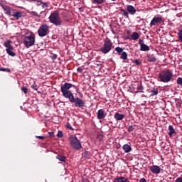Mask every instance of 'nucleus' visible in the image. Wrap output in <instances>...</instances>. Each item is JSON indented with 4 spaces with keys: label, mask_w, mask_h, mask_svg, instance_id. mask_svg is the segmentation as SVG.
<instances>
[{
    "label": "nucleus",
    "mask_w": 182,
    "mask_h": 182,
    "mask_svg": "<svg viewBox=\"0 0 182 182\" xmlns=\"http://www.w3.org/2000/svg\"><path fill=\"white\" fill-rule=\"evenodd\" d=\"M159 77L161 82L168 83L171 80V77H173V72L170 70L165 69L159 73Z\"/></svg>",
    "instance_id": "f257e3e1"
},
{
    "label": "nucleus",
    "mask_w": 182,
    "mask_h": 182,
    "mask_svg": "<svg viewBox=\"0 0 182 182\" xmlns=\"http://www.w3.org/2000/svg\"><path fill=\"white\" fill-rule=\"evenodd\" d=\"M48 19L50 23H53V25H55V26H60L63 23L62 19L59 16V11H53L50 14Z\"/></svg>",
    "instance_id": "f03ea898"
},
{
    "label": "nucleus",
    "mask_w": 182,
    "mask_h": 182,
    "mask_svg": "<svg viewBox=\"0 0 182 182\" xmlns=\"http://www.w3.org/2000/svg\"><path fill=\"white\" fill-rule=\"evenodd\" d=\"M113 49V43L109 38H106L104 41L102 46L100 49V52H102L105 55L109 53L110 50Z\"/></svg>",
    "instance_id": "7ed1b4c3"
},
{
    "label": "nucleus",
    "mask_w": 182,
    "mask_h": 182,
    "mask_svg": "<svg viewBox=\"0 0 182 182\" xmlns=\"http://www.w3.org/2000/svg\"><path fill=\"white\" fill-rule=\"evenodd\" d=\"M71 87H75V85L69 83V82H65L63 85H61V92L63 93V96L65 97L66 99H69L73 93H72V91L69 90Z\"/></svg>",
    "instance_id": "20e7f679"
},
{
    "label": "nucleus",
    "mask_w": 182,
    "mask_h": 182,
    "mask_svg": "<svg viewBox=\"0 0 182 182\" xmlns=\"http://www.w3.org/2000/svg\"><path fill=\"white\" fill-rule=\"evenodd\" d=\"M69 140L72 149H74V150H80V149H82V144L80 143V141L77 139V137L70 136Z\"/></svg>",
    "instance_id": "39448f33"
},
{
    "label": "nucleus",
    "mask_w": 182,
    "mask_h": 182,
    "mask_svg": "<svg viewBox=\"0 0 182 182\" xmlns=\"http://www.w3.org/2000/svg\"><path fill=\"white\" fill-rule=\"evenodd\" d=\"M70 103H74L75 107H79L80 109H83L85 107V101H83L82 99L79 97L75 98V96L71 95L68 98Z\"/></svg>",
    "instance_id": "423d86ee"
},
{
    "label": "nucleus",
    "mask_w": 182,
    "mask_h": 182,
    "mask_svg": "<svg viewBox=\"0 0 182 182\" xmlns=\"http://www.w3.org/2000/svg\"><path fill=\"white\" fill-rule=\"evenodd\" d=\"M23 44L26 48H31L35 45V36L30 35L23 38Z\"/></svg>",
    "instance_id": "0eeeda50"
},
{
    "label": "nucleus",
    "mask_w": 182,
    "mask_h": 182,
    "mask_svg": "<svg viewBox=\"0 0 182 182\" xmlns=\"http://www.w3.org/2000/svg\"><path fill=\"white\" fill-rule=\"evenodd\" d=\"M11 43L12 41L11 40H8L6 42L4 43V46H5V48H6V52L9 56H16V54L14 51H12L14 50V47L12 46V45H11Z\"/></svg>",
    "instance_id": "6e6552de"
},
{
    "label": "nucleus",
    "mask_w": 182,
    "mask_h": 182,
    "mask_svg": "<svg viewBox=\"0 0 182 182\" xmlns=\"http://www.w3.org/2000/svg\"><path fill=\"white\" fill-rule=\"evenodd\" d=\"M38 33L40 38L46 36V35L49 33V26H48L46 24L41 25L38 30Z\"/></svg>",
    "instance_id": "1a4fd4ad"
},
{
    "label": "nucleus",
    "mask_w": 182,
    "mask_h": 182,
    "mask_svg": "<svg viewBox=\"0 0 182 182\" xmlns=\"http://www.w3.org/2000/svg\"><path fill=\"white\" fill-rule=\"evenodd\" d=\"M163 22H164V21L163 20V17H161V16H154L151 21L150 26L151 28V26H156V25L163 23Z\"/></svg>",
    "instance_id": "9d476101"
},
{
    "label": "nucleus",
    "mask_w": 182,
    "mask_h": 182,
    "mask_svg": "<svg viewBox=\"0 0 182 182\" xmlns=\"http://www.w3.org/2000/svg\"><path fill=\"white\" fill-rule=\"evenodd\" d=\"M106 116H107V114H106V112H105V109H101L97 111V117L98 120H102V119H105V117H106Z\"/></svg>",
    "instance_id": "9b49d317"
},
{
    "label": "nucleus",
    "mask_w": 182,
    "mask_h": 182,
    "mask_svg": "<svg viewBox=\"0 0 182 182\" xmlns=\"http://www.w3.org/2000/svg\"><path fill=\"white\" fill-rule=\"evenodd\" d=\"M149 168L154 174H159L160 171H161V168L156 165H153Z\"/></svg>",
    "instance_id": "f8f14e48"
},
{
    "label": "nucleus",
    "mask_w": 182,
    "mask_h": 182,
    "mask_svg": "<svg viewBox=\"0 0 182 182\" xmlns=\"http://www.w3.org/2000/svg\"><path fill=\"white\" fill-rule=\"evenodd\" d=\"M127 11L128 14H130V15H136V12H137L136 8L132 5L127 6Z\"/></svg>",
    "instance_id": "ddd939ff"
},
{
    "label": "nucleus",
    "mask_w": 182,
    "mask_h": 182,
    "mask_svg": "<svg viewBox=\"0 0 182 182\" xmlns=\"http://www.w3.org/2000/svg\"><path fill=\"white\" fill-rule=\"evenodd\" d=\"M2 9L4 11L6 15H8L9 16H11L12 11H14L12 9H11L8 6H2Z\"/></svg>",
    "instance_id": "4468645a"
},
{
    "label": "nucleus",
    "mask_w": 182,
    "mask_h": 182,
    "mask_svg": "<svg viewBox=\"0 0 182 182\" xmlns=\"http://www.w3.org/2000/svg\"><path fill=\"white\" fill-rule=\"evenodd\" d=\"M113 182H130V181L126 177L118 176L114 179Z\"/></svg>",
    "instance_id": "2eb2a0df"
},
{
    "label": "nucleus",
    "mask_w": 182,
    "mask_h": 182,
    "mask_svg": "<svg viewBox=\"0 0 182 182\" xmlns=\"http://www.w3.org/2000/svg\"><path fill=\"white\" fill-rule=\"evenodd\" d=\"M114 117L117 120V122H119V120H123L124 114L116 112L114 115Z\"/></svg>",
    "instance_id": "dca6fc26"
},
{
    "label": "nucleus",
    "mask_w": 182,
    "mask_h": 182,
    "mask_svg": "<svg viewBox=\"0 0 182 182\" xmlns=\"http://www.w3.org/2000/svg\"><path fill=\"white\" fill-rule=\"evenodd\" d=\"M11 16H14L16 21H19V18H22V13L16 11L11 14Z\"/></svg>",
    "instance_id": "f3484780"
},
{
    "label": "nucleus",
    "mask_w": 182,
    "mask_h": 182,
    "mask_svg": "<svg viewBox=\"0 0 182 182\" xmlns=\"http://www.w3.org/2000/svg\"><path fill=\"white\" fill-rule=\"evenodd\" d=\"M122 149L125 153H130L132 151V146H130L129 144H125L123 145Z\"/></svg>",
    "instance_id": "a211bd4d"
},
{
    "label": "nucleus",
    "mask_w": 182,
    "mask_h": 182,
    "mask_svg": "<svg viewBox=\"0 0 182 182\" xmlns=\"http://www.w3.org/2000/svg\"><path fill=\"white\" fill-rule=\"evenodd\" d=\"M140 50L141 52H147V51L150 50V47H149L146 44H141V46H140Z\"/></svg>",
    "instance_id": "6ab92c4d"
},
{
    "label": "nucleus",
    "mask_w": 182,
    "mask_h": 182,
    "mask_svg": "<svg viewBox=\"0 0 182 182\" xmlns=\"http://www.w3.org/2000/svg\"><path fill=\"white\" fill-rule=\"evenodd\" d=\"M151 95L150 96H157L159 95V89L152 87L151 88Z\"/></svg>",
    "instance_id": "aec40b11"
},
{
    "label": "nucleus",
    "mask_w": 182,
    "mask_h": 182,
    "mask_svg": "<svg viewBox=\"0 0 182 182\" xmlns=\"http://www.w3.org/2000/svg\"><path fill=\"white\" fill-rule=\"evenodd\" d=\"M147 60L148 62H156V56L154 54H149L147 55Z\"/></svg>",
    "instance_id": "412c9836"
},
{
    "label": "nucleus",
    "mask_w": 182,
    "mask_h": 182,
    "mask_svg": "<svg viewBox=\"0 0 182 182\" xmlns=\"http://www.w3.org/2000/svg\"><path fill=\"white\" fill-rule=\"evenodd\" d=\"M168 129L169 130L168 136L171 137V136H173L174 133H176V130L174 129V127H173L172 125H169Z\"/></svg>",
    "instance_id": "4be33fe9"
},
{
    "label": "nucleus",
    "mask_w": 182,
    "mask_h": 182,
    "mask_svg": "<svg viewBox=\"0 0 182 182\" xmlns=\"http://www.w3.org/2000/svg\"><path fill=\"white\" fill-rule=\"evenodd\" d=\"M82 159L89 160V159H90V157H91L90 153H89V151H85V152H83L82 154Z\"/></svg>",
    "instance_id": "5701e85b"
},
{
    "label": "nucleus",
    "mask_w": 182,
    "mask_h": 182,
    "mask_svg": "<svg viewBox=\"0 0 182 182\" xmlns=\"http://www.w3.org/2000/svg\"><path fill=\"white\" fill-rule=\"evenodd\" d=\"M131 38L133 41H137V39H139V38H140V35L137 32H134L131 35Z\"/></svg>",
    "instance_id": "b1692460"
},
{
    "label": "nucleus",
    "mask_w": 182,
    "mask_h": 182,
    "mask_svg": "<svg viewBox=\"0 0 182 182\" xmlns=\"http://www.w3.org/2000/svg\"><path fill=\"white\" fill-rule=\"evenodd\" d=\"M57 160L62 161L63 163H66V156L62 155H58L56 156Z\"/></svg>",
    "instance_id": "393cba45"
},
{
    "label": "nucleus",
    "mask_w": 182,
    "mask_h": 182,
    "mask_svg": "<svg viewBox=\"0 0 182 182\" xmlns=\"http://www.w3.org/2000/svg\"><path fill=\"white\" fill-rule=\"evenodd\" d=\"M119 55H120V59H122V60H127V53L124 51Z\"/></svg>",
    "instance_id": "a878e982"
},
{
    "label": "nucleus",
    "mask_w": 182,
    "mask_h": 182,
    "mask_svg": "<svg viewBox=\"0 0 182 182\" xmlns=\"http://www.w3.org/2000/svg\"><path fill=\"white\" fill-rule=\"evenodd\" d=\"M105 0H92V4H97V5H102V4H105Z\"/></svg>",
    "instance_id": "bb28decb"
},
{
    "label": "nucleus",
    "mask_w": 182,
    "mask_h": 182,
    "mask_svg": "<svg viewBox=\"0 0 182 182\" xmlns=\"http://www.w3.org/2000/svg\"><path fill=\"white\" fill-rule=\"evenodd\" d=\"M115 52H117V53H118V55H122V53H123V48L121 47H116L115 48Z\"/></svg>",
    "instance_id": "cd10ccee"
},
{
    "label": "nucleus",
    "mask_w": 182,
    "mask_h": 182,
    "mask_svg": "<svg viewBox=\"0 0 182 182\" xmlns=\"http://www.w3.org/2000/svg\"><path fill=\"white\" fill-rule=\"evenodd\" d=\"M120 11L122 12V15L123 16H124L125 18H129V12L124 11V9H121Z\"/></svg>",
    "instance_id": "c85d7f7f"
},
{
    "label": "nucleus",
    "mask_w": 182,
    "mask_h": 182,
    "mask_svg": "<svg viewBox=\"0 0 182 182\" xmlns=\"http://www.w3.org/2000/svg\"><path fill=\"white\" fill-rule=\"evenodd\" d=\"M30 15L32 16H37L38 18H41V16L36 13V11H31Z\"/></svg>",
    "instance_id": "c756f323"
},
{
    "label": "nucleus",
    "mask_w": 182,
    "mask_h": 182,
    "mask_svg": "<svg viewBox=\"0 0 182 182\" xmlns=\"http://www.w3.org/2000/svg\"><path fill=\"white\" fill-rule=\"evenodd\" d=\"M143 85H141V83H140L139 86L137 87V92H143Z\"/></svg>",
    "instance_id": "7c9ffc66"
},
{
    "label": "nucleus",
    "mask_w": 182,
    "mask_h": 182,
    "mask_svg": "<svg viewBox=\"0 0 182 182\" xmlns=\"http://www.w3.org/2000/svg\"><path fill=\"white\" fill-rule=\"evenodd\" d=\"M0 72H8V73H9L11 72V70L9 68H0Z\"/></svg>",
    "instance_id": "2f4dec72"
},
{
    "label": "nucleus",
    "mask_w": 182,
    "mask_h": 182,
    "mask_svg": "<svg viewBox=\"0 0 182 182\" xmlns=\"http://www.w3.org/2000/svg\"><path fill=\"white\" fill-rule=\"evenodd\" d=\"M57 137H58L59 139L63 137V132L62 131H58Z\"/></svg>",
    "instance_id": "473e14b6"
},
{
    "label": "nucleus",
    "mask_w": 182,
    "mask_h": 182,
    "mask_svg": "<svg viewBox=\"0 0 182 182\" xmlns=\"http://www.w3.org/2000/svg\"><path fill=\"white\" fill-rule=\"evenodd\" d=\"M134 63H136L137 66H140V65H141V62H140V60H137V59L134 60Z\"/></svg>",
    "instance_id": "72a5a7b5"
},
{
    "label": "nucleus",
    "mask_w": 182,
    "mask_h": 182,
    "mask_svg": "<svg viewBox=\"0 0 182 182\" xmlns=\"http://www.w3.org/2000/svg\"><path fill=\"white\" fill-rule=\"evenodd\" d=\"M177 85H179L180 86H182V78L181 77H178L177 79Z\"/></svg>",
    "instance_id": "f704fd0d"
},
{
    "label": "nucleus",
    "mask_w": 182,
    "mask_h": 182,
    "mask_svg": "<svg viewBox=\"0 0 182 182\" xmlns=\"http://www.w3.org/2000/svg\"><path fill=\"white\" fill-rule=\"evenodd\" d=\"M50 58L52 59V60H56V59H58V55L52 54V55L50 56Z\"/></svg>",
    "instance_id": "c9c22d12"
},
{
    "label": "nucleus",
    "mask_w": 182,
    "mask_h": 182,
    "mask_svg": "<svg viewBox=\"0 0 182 182\" xmlns=\"http://www.w3.org/2000/svg\"><path fill=\"white\" fill-rule=\"evenodd\" d=\"M127 130H128V132H129V133H132V132H134V127L131 125V126H129V127H128Z\"/></svg>",
    "instance_id": "e433bc0d"
},
{
    "label": "nucleus",
    "mask_w": 182,
    "mask_h": 182,
    "mask_svg": "<svg viewBox=\"0 0 182 182\" xmlns=\"http://www.w3.org/2000/svg\"><path fill=\"white\" fill-rule=\"evenodd\" d=\"M21 90H22V92H23L25 95H26V93H28V88H27L26 87H23L21 88Z\"/></svg>",
    "instance_id": "4c0bfd02"
},
{
    "label": "nucleus",
    "mask_w": 182,
    "mask_h": 182,
    "mask_svg": "<svg viewBox=\"0 0 182 182\" xmlns=\"http://www.w3.org/2000/svg\"><path fill=\"white\" fill-rule=\"evenodd\" d=\"M36 139H39V140H44L45 136H36Z\"/></svg>",
    "instance_id": "58836bf2"
},
{
    "label": "nucleus",
    "mask_w": 182,
    "mask_h": 182,
    "mask_svg": "<svg viewBox=\"0 0 182 182\" xmlns=\"http://www.w3.org/2000/svg\"><path fill=\"white\" fill-rule=\"evenodd\" d=\"M42 8H43L44 9L48 8V3H43Z\"/></svg>",
    "instance_id": "ea45409f"
},
{
    "label": "nucleus",
    "mask_w": 182,
    "mask_h": 182,
    "mask_svg": "<svg viewBox=\"0 0 182 182\" xmlns=\"http://www.w3.org/2000/svg\"><path fill=\"white\" fill-rule=\"evenodd\" d=\"M77 71L79 72V73H82L83 72V68L81 67L77 68Z\"/></svg>",
    "instance_id": "a19ab883"
},
{
    "label": "nucleus",
    "mask_w": 182,
    "mask_h": 182,
    "mask_svg": "<svg viewBox=\"0 0 182 182\" xmlns=\"http://www.w3.org/2000/svg\"><path fill=\"white\" fill-rule=\"evenodd\" d=\"M67 129H69L70 130H73V128L72 127V126L70 125V124H68L66 125Z\"/></svg>",
    "instance_id": "79ce46f5"
},
{
    "label": "nucleus",
    "mask_w": 182,
    "mask_h": 182,
    "mask_svg": "<svg viewBox=\"0 0 182 182\" xmlns=\"http://www.w3.org/2000/svg\"><path fill=\"white\" fill-rule=\"evenodd\" d=\"M175 182H182V177L177 178Z\"/></svg>",
    "instance_id": "37998d69"
},
{
    "label": "nucleus",
    "mask_w": 182,
    "mask_h": 182,
    "mask_svg": "<svg viewBox=\"0 0 182 182\" xmlns=\"http://www.w3.org/2000/svg\"><path fill=\"white\" fill-rule=\"evenodd\" d=\"M143 40L140 39L138 42L139 45H140V46H141V45H144V43H143Z\"/></svg>",
    "instance_id": "c03bdc74"
},
{
    "label": "nucleus",
    "mask_w": 182,
    "mask_h": 182,
    "mask_svg": "<svg viewBox=\"0 0 182 182\" xmlns=\"http://www.w3.org/2000/svg\"><path fill=\"white\" fill-rule=\"evenodd\" d=\"M31 89H33L34 90H38L37 86L35 85H31Z\"/></svg>",
    "instance_id": "a18cd8bd"
},
{
    "label": "nucleus",
    "mask_w": 182,
    "mask_h": 182,
    "mask_svg": "<svg viewBox=\"0 0 182 182\" xmlns=\"http://www.w3.org/2000/svg\"><path fill=\"white\" fill-rule=\"evenodd\" d=\"M48 134H49L50 137H53L55 136V133L53 132H48Z\"/></svg>",
    "instance_id": "49530a36"
},
{
    "label": "nucleus",
    "mask_w": 182,
    "mask_h": 182,
    "mask_svg": "<svg viewBox=\"0 0 182 182\" xmlns=\"http://www.w3.org/2000/svg\"><path fill=\"white\" fill-rule=\"evenodd\" d=\"M139 182H147V181H146V178H141L139 180Z\"/></svg>",
    "instance_id": "de8ad7c7"
},
{
    "label": "nucleus",
    "mask_w": 182,
    "mask_h": 182,
    "mask_svg": "<svg viewBox=\"0 0 182 182\" xmlns=\"http://www.w3.org/2000/svg\"><path fill=\"white\" fill-rule=\"evenodd\" d=\"M43 3L42 1H37V5H42Z\"/></svg>",
    "instance_id": "09e8293b"
},
{
    "label": "nucleus",
    "mask_w": 182,
    "mask_h": 182,
    "mask_svg": "<svg viewBox=\"0 0 182 182\" xmlns=\"http://www.w3.org/2000/svg\"><path fill=\"white\" fill-rule=\"evenodd\" d=\"M38 0H26L27 2H36Z\"/></svg>",
    "instance_id": "8fccbe9b"
},
{
    "label": "nucleus",
    "mask_w": 182,
    "mask_h": 182,
    "mask_svg": "<svg viewBox=\"0 0 182 182\" xmlns=\"http://www.w3.org/2000/svg\"><path fill=\"white\" fill-rule=\"evenodd\" d=\"M43 12H45V11H41V14H43Z\"/></svg>",
    "instance_id": "3c124183"
},
{
    "label": "nucleus",
    "mask_w": 182,
    "mask_h": 182,
    "mask_svg": "<svg viewBox=\"0 0 182 182\" xmlns=\"http://www.w3.org/2000/svg\"><path fill=\"white\" fill-rule=\"evenodd\" d=\"M111 1H116V0H111Z\"/></svg>",
    "instance_id": "603ef678"
},
{
    "label": "nucleus",
    "mask_w": 182,
    "mask_h": 182,
    "mask_svg": "<svg viewBox=\"0 0 182 182\" xmlns=\"http://www.w3.org/2000/svg\"><path fill=\"white\" fill-rule=\"evenodd\" d=\"M38 93H41V92H38Z\"/></svg>",
    "instance_id": "864d4df0"
}]
</instances>
